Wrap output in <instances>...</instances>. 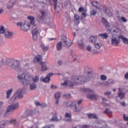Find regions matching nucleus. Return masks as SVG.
<instances>
[{"label":"nucleus","mask_w":128,"mask_h":128,"mask_svg":"<svg viewBox=\"0 0 128 128\" xmlns=\"http://www.w3.org/2000/svg\"><path fill=\"white\" fill-rule=\"evenodd\" d=\"M26 75L23 73L22 74L18 76V78L20 82L24 86V84H30V80H32V78L30 76H28V78H26Z\"/></svg>","instance_id":"obj_1"},{"label":"nucleus","mask_w":128,"mask_h":128,"mask_svg":"<svg viewBox=\"0 0 128 128\" xmlns=\"http://www.w3.org/2000/svg\"><path fill=\"white\" fill-rule=\"evenodd\" d=\"M66 108H72V110L74 112H80L82 111V108L80 106V105L74 104V102L69 101L66 102Z\"/></svg>","instance_id":"obj_2"},{"label":"nucleus","mask_w":128,"mask_h":128,"mask_svg":"<svg viewBox=\"0 0 128 128\" xmlns=\"http://www.w3.org/2000/svg\"><path fill=\"white\" fill-rule=\"evenodd\" d=\"M60 41L62 42V46L64 48H69L72 46V42L66 36H62Z\"/></svg>","instance_id":"obj_3"},{"label":"nucleus","mask_w":128,"mask_h":128,"mask_svg":"<svg viewBox=\"0 0 128 128\" xmlns=\"http://www.w3.org/2000/svg\"><path fill=\"white\" fill-rule=\"evenodd\" d=\"M6 64L12 70L16 69V60L14 59H7L6 60Z\"/></svg>","instance_id":"obj_4"},{"label":"nucleus","mask_w":128,"mask_h":128,"mask_svg":"<svg viewBox=\"0 0 128 128\" xmlns=\"http://www.w3.org/2000/svg\"><path fill=\"white\" fill-rule=\"evenodd\" d=\"M54 76V74L49 73L48 74L45 78L44 77H41L40 78V81L42 82H46V84L49 83L50 82V76Z\"/></svg>","instance_id":"obj_5"},{"label":"nucleus","mask_w":128,"mask_h":128,"mask_svg":"<svg viewBox=\"0 0 128 128\" xmlns=\"http://www.w3.org/2000/svg\"><path fill=\"white\" fill-rule=\"evenodd\" d=\"M62 97V93L57 92L54 94V98L56 100L55 104H60V98Z\"/></svg>","instance_id":"obj_6"},{"label":"nucleus","mask_w":128,"mask_h":128,"mask_svg":"<svg viewBox=\"0 0 128 128\" xmlns=\"http://www.w3.org/2000/svg\"><path fill=\"white\" fill-rule=\"evenodd\" d=\"M80 76H73L72 78V82L76 84H80Z\"/></svg>","instance_id":"obj_7"},{"label":"nucleus","mask_w":128,"mask_h":128,"mask_svg":"<svg viewBox=\"0 0 128 128\" xmlns=\"http://www.w3.org/2000/svg\"><path fill=\"white\" fill-rule=\"evenodd\" d=\"M61 86H68L69 88H72V86H74V82L70 80H65L64 82L61 83Z\"/></svg>","instance_id":"obj_8"},{"label":"nucleus","mask_w":128,"mask_h":128,"mask_svg":"<svg viewBox=\"0 0 128 128\" xmlns=\"http://www.w3.org/2000/svg\"><path fill=\"white\" fill-rule=\"evenodd\" d=\"M16 108V104H13L9 106L6 110L9 112L10 114H12V112Z\"/></svg>","instance_id":"obj_9"},{"label":"nucleus","mask_w":128,"mask_h":128,"mask_svg":"<svg viewBox=\"0 0 128 128\" xmlns=\"http://www.w3.org/2000/svg\"><path fill=\"white\" fill-rule=\"evenodd\" d=\"M28 20H30L29 24L32 26H36V22H34L36 18L34 16H28L27 17Z\"/></svg>","instance_id":"obj_10"},{"label":"nucleus","mask_w":128,"mask_h":128,"mask_svg":"<svg viewBox=\"0 0 128 128\" xmlns=\"http://www.w3.org/2000/svg\"><path fill=\"white\" fill-rule=\"evenodd\" d=\"M114 84H116V82H114V80L112 79H109L106 82H104V86L106 87L112 86Z\"/></svg>","instance_id":"obj_11"},{"label":"nucleus","mask_w":128,"mask_h":128,"mask_svg":"<svg viewBox=\"0 0 128 128\" xmlns=\"http://www.w3.org/2000/svg\"><path fill=\"white\" fill-rule=\"evenodd\" d=\"M102 10L104 12V14L108 16H112V12H110V10L108 9L106 6H102Z\"/></svg>","instance_id":"obj_12"},{"label":"nucleus","mask_w":128,"mask_h":128,"mask_svg":"<svg viewBox=\"0 0 128 128\" xmlns=\"http://www.w3.org/2000/svg\"><path fill=\"white\" fill-rule=\"evenodd\" d=\"M111 44L115 46H118V45L120 44V40L116 38H112Z\"/></svg>","instance_id":"obj_13"},{"label":"nucleus","mask_w":128,"mask_h":128,"mask_svg":"<svg viewBox=\"0 0 128 128\" xmlns=\"http://www.w3.org/2000/svg\"><path fill=\"white\" fill-rule=\"evenodd\" d=\"M32 34L37 35L40 32V30L36 28V26L35 25L34 26H32Z\"/></svg>","instance_id":"obj_14"},{"label":"nucleus","mask_w":128,"mask_h":128,"mask_svg":"<svg viewBox=\"0 0 128 128\" xmlns=\"http://www.w3.org/2000/svg\"><path fill=\"white\" fill-rule=\"evenodd\" d=\"M78 46L80 50H84L85 44L82 39L78 40Z\"/></svg>","instance_id":"obj_15"},{"label":"nucleus","mask_w":128,"mask_h":128,"mask_svg":"<svg viewBox=\"0 0 128 128\" xmlns=\"http://www.w3.org/2000/svg\"><path fill=\"white\" fill-rule=\"evenodd\" d=\"M4 36L6 38H12L14 36V34L12 32L6 30L5 31Z\"/></svg>","instance_id":"obj_16"},{"label":"nucleus","mask_w":128,"mask_h":128,"mask_svg":"<svg viewBox=\"0 0 128 128\" xmlns=\"http://www.w3.org/2000/svg\"><path fill=\"white\" fill-rule=\"evenodd\" d=\"M85 73L87 74L88 78H94V71L92 70H91L90 71L85 72Z\"/></svg>","instance_id":"obj_17"},{"label":"nucleus","mask_w":128,"mask_h":128,"mask_svg":"<svg viewBox=\"0 0 128 128\" xmlns=\"http://www.w3.org/2000/svg\"><path fill=\"white\" fill-rule=\"evenodd\" d=\"M118 38L119 40H122L123 44H128V38H126V37H124V36H122V35H120L118 36Z\"/></svg>","instance_id":"obj_18"},{"label":"nucleus","mask_w":128,"mask_h":128,"mask_svg":"<svg viewBox=\"0 0 128 128\" xmlns=\"http://www.w3.org/2000/svg\"><path fill=\"white\" fill-rule=\"evenodd\" d=\"M32 26H30V24H28V25H26V24H24L23 26H22L21 30H24V32H28L29 30L32 28Z\"/></svg>","instance_id":"obj_19"},{"label":"nucleus","mask_w":128,"mask_h":128,"mask_svg":"<svg viewBox=\"0 0 128 128\" xmlns=\"http://www.w3.org/2000/svg\"><path fill=\"white\" fill-rule=\"evenodd\" d=\"M88 81V78L84 76H80V84H84Z\"/></svg>","instance_id":"obj_20"},{"label":"nucleus","mask_w":128,"mask_h":128,"mask_svg":"<svg viewBox=\"0 0 128 128\" xmlns=\"http://www.w3.org/2000/svg\"><path fill=\"white\" fill-rule=\"evenodd\" d=\"M34 112L32 110H28L25 112L24 114L26 116H32V114H34Z\"/></svg>","instance_id":"obj_21"},{"label":"nucleus","mask_w":128,"mask_h":128,"mask_svg":"<svg viewBox=\"0 0 128 128\" xmlns=\"http://www.w3.org/2000/svg\"><path fill=\"white\" fill-rule=\"evenodd\" d=\"M102 22L105 28H108L110 26V22H108V20L106 18L102 17Z\"/></svg>","instance_id":"obj_22"},{"label":"nucleus","mask_w":128,"mask_h":128,"mask_svg":"<svg viewBox=\"0 0 128 128\" xmlns=\"http://www.w3.org/2000/svg\"><path fill=\"white\" fill-rule=\"evenodd\" d=\"M17 98H24V94H22V90L20 89L17 91Z\"/></svg>","instance_id":"obj_23"},{"label":"nucleus","mask_w":128,"mask_h":128,"mask_svg":"<svg viewBox=\"0 0 128 128\" xmlns=\"http://www.w3.org/2000/svg\"><path fill=\"white\" fill-rule=\"evenodd\" d=\"M42 60V56L40 54H38L36 56L34 59V62L35 64H36L38 62H40V60Z\"/></svg>","instance_id":"obj_24"},{"label":"nucleus","mask_w":128,"mask_h":128,"mask_svg":"<svg viewBox=\"0 0 128 128\" xmlns=\"http://www.w3.org/2000/svg\"><path fill=\"white\" fill-rule=\"evenodd\" d=\"M87 116L90 120H92V118H94V120H98V117L96 114H88Z\"/></svg>","instance_id":"obj_25"},{"label":"nucleus","mask_w":128,"mask_h":128,"mask_svg":"<svg viewBox=\"0 0 128 128\" xmlns=\"http://www.w3.org/2000/svg\"><path fill=\"white\" fill-rule=\"evenodd\" d=\"M10 124V121L8 120L2 121L0 122V126H1L2 128H6V124Z\"/></svg>","instance_id":"obj_26"},{"label":"nucleus","mask_w":128,"mask_h":128,"mask_svg":"<svg viewBox=\"0 0 128 128\" xmlns=\"http://www.w3.org/2000/svg\"><path fill=\"white\" fill-rule=\"evenodd\" d=\"M40 64L42 66L41 70H42V72H46V70H47L48 68L44 62H41Z\"/></svg>","instance_id":"obj_27"},{"label":"nucleus","mask_w":128,"mask_h":128,"mask_svg":"<svg viewBox=\"0 0 128 128\" xmlns=\"http://www.w3.org/2000/svg\"><path fill=\"white\" fill-rule=\"evenodd\" d=\"M87 98H89V100H96V94H87Z\"/></svg>","instance_id":"obj_28"},{"label":"nucleus","mask_w":128,"mask_h":128,"mask_svg":"<svg viewBox=\"0 0 128 128\" xmlns=\"http://www.w3.org/2000/svg\"><path fill=\"white\" fill-rule=\"evenodd\" d=\"M65 118H68L66 120V122H72V114L66 112L65 114Z\"/></svg>","instance_id":"obj_29"},{"label":"nucleus","mask_w":128,"mask_h":128,"mask_svg":"<svg viewBox=\"0 0 128 128\" xmlns=\"http://www.w3.org/2000/svg\"><path fill=\"white\" fill-rule=\"evenodd\" d=\"M12 94V88L10 89L6 92V98H10V95Z\"/></svg>","instance_id":"obj_30"},{"label":"nucleus","mask_w":128,"mask_h":128,"mask_svg":"<svg viewBox=\"0 0 128 128\" xmlns=\"http://www.w3.org/2000/svg\"><path fill=\"white\" fill-rule=\"evenodd\" d=\"M56 48L58 50H62V41L59 42L56 44Z\"/></svg>","instance_id":"obj_31"},{"label":"nucleus","mask_w":128,"mask_h":128,"mask_svg":"<svg viewBox=\"0 0 128 128\" xmlns=\"http://www.w3.org/2000/svg\"><path fill=\"white\" fill-rule=\"evenodd\" d=\"M89 41L90 42H96V36H91L89 38Z\"/></svg>","instance_id":"obj_32"},{"label":"nucleus","mask_w":128,"mask_h":128,"mask_svg":"<svg viewBox=\"0 0 128 128\" xmlns=\"http://www.w3.org/2000/svg\"><path fill=\"white\" fill-rule=\"evenodd\" d=\"M50 122H58V116L56 113H55L53 116L52 118L50 120Z\"/></svg>","instance_id":"obj_33"},{"label":"nucleus","mask_w":128,"mask_h":128,"mask_svg":"<svg viewBox=\"0 0 128 128\" xmlns=\"http://www.w3.org/2000/svg\"><path fill=\"white\" fill-rule=\"evenodd\" d=\"M40 48H42L44 52H48V46H45L44 44H40Z\"/></svg>","instance_id":"obj_34"},{"label":"nucleus","mask_w":128,"mask_h":128,"mask_svg":"<svg viewBox=\"0 0 128 128\" xmlns=\"http://www.w3.org/2000/svg\"><path fill=\"white\" fill-rule=\"evenodd\" d=\"M99 36H101L102 38L104 40L108 38V33H103V34H98Z\"/></svg>","instance_id":"obj_35"},{"label":"nucleus","mask_w":128,"mask_h":128,"mask_svg":"<svg viewBox=\"0 0 128 128\" xmlns=\"http://www.w3.org/2000/svg\"><path fill=\"white\" fill-rule=\"evenodd\" d=\"M10 124L12 126H16V118H11L9 121Z\"/></svg>","instance_id":"obj_36"},{"label":"nucleus","mask_w":128,"mask_h":128,"mask_svg":"<svg viewBox=\"0 0 128 128\" xmlns=\"http://www.w3.org/2000/svg\"><path fill=\"white\" fill-rule=\"evenodd\" d=\"M36 90V84L34 83H32L30 84V90Z\"/></svg>","instance_id":"obj_37"},{"label":"nucleus","mask_w":128,"mask_h":128,"mask_svg":"<svg viewBox=\"0 0 128 128\" xmlns=\"http://www.w3.org/2000/svg\"><path fill=\"white\" fill-rule=\"evenodd\" d=\"M14 6V3L12 2H9L7 4V8L8 10H10Z\"/></svg>","instance_id":"obj_38"},{"label":"nucleus","mask_w":128,"mask_h":128,"mask_svg":"<svg viewBox=\"0 0 128 128\" xmlns=\"http://www.w3.org/2000/svg\"><path fill=\"white\" fill-rule=\"evenodd\" d=\"M118 96L120 98V100H122L124 98V93L122 92H120L118 94Z\"/></svg>","instance_id":"obj_39"},{"label":"nucleus","mask_w":128,"mask_h":128,"mask_svg":"<svg viewBox=\"0 0 128 128\" xmlns=\"http://www.w3.org/2000/svg\"><path fill=\"white\" fill-rule=\"evenodd\" d=\"M118 32H120V29L116 28V30H113L112 34L114 36H116V34H118Z\"/></svg>","instance_id":"obj_40"},{"label":"nucleus","mask_w":128,"mask_h":128,"mask_svg":"<svg viewBox=\"0 0 128 128\" xmlns=\"http://www.w3.org/2000/svg\"><path fill=\"white\" fill-rule=\"evenodd\" d=\"M64 98H68V100H70V98H72V94H64L63 95Z\"/></svg>","instance_id":"obj_41"},{"label":"nucleus","mask_w":128,"mask_h":128,"mask_svg":"<svg viewBox=\"0 0 128 128\" xmlns=\"http://www.w3.org/2000/svg\"><path fill=\"white\" fill-rule=\"evenodd\" d=\"M6 30H4V26H0V34H5L6 33Z\"/></svg>","instance_id":"obj_42"},{"label":"nucleus","mask_w":128,"mask_h":128,"mask_svg":"<svg viewBox=\"0 0 128 128\" xmlns=\"http://www.w3.org/2000/svg\"><path fill=\"white\" fill-rule=\"evenodd\" d=\"M94 46L96 48H97L98 50H100V48H102V45L100 43H96V44H95Z\"/></svg>","instance_id":"obj_43"},{"label":"nucleus","mask_w":128,"mask_h":128,"mask_svg":"<svg viewBox=\"0 0 128 128\" xmlns=\"http://www.w3.org/2000/svg\"><path fill=\"white\" fill-rule=\"evenodd\" d=\"M53 4H54V10H56L58 6V0H53Z\"/></svg>","instance_id":"obj_44"},{"label":"nucleus","mask_w":128,"mask_h":128,"mask_svg":"<svg viewBox=\"0 0 128 128\" xmlns=\"http://www.w3.org/2000/svg\"><path fill=\"white\" fill-rule=\"evenodd\" d=\"M100 78L102 80H108V78L104 75H101Z\"/></svg>","instance_id":"obj_45"},{"label":"nucleus","mask_w":128,"mask_h":128,"mask_svg":"<svg viewBox=\"0 0 128 128\" xmlns=\"http://www.w3.org/2000/svg\"><path fill=\"white\" fill-rule=\"evenodd\" d=\"M32 80L34 82H38V76H35L32 78Z\"/></svg>","instance_id":"obj_46"},{"label":"nucleus","mask_w":128,"mask_h":128,"mask_svg":"<svg viewBox=\"0 0 128 128\" xmlns=\"http://www.w3.org/2000/svg\"><path fill=\"white\" fill-rule=\"evenodd\" d=\"M11 114L12 113H10V112H9L8 111H7V110H6L4 114V117L6 118L7 116H10V114Z\"/></svg>","instance_id":"obj_47"},{"label":"nucleus","mask_w":128,"mask_h":128,"mask_svg":"<svg viewBox=\"0 0 128 128\" xmlns=\"http://www.w3.org/2000/svg\"><path fill=\"white\" fill-rule=\"evenodd\" d=\"M90 16H96V11L94 10H92L90 12Z\"/></svg>","instance_id":"obj_48"},{"label":"nucleus","mask_w":128,"mask_h":128,"mask_svg":"<svg viewBox=\"0 0 128 128\" xmlns=\"http://www.w3.org/2000/svg\"><path fill=\"white\" fill-rule=\"evenodd\" d=\"M74 18L76 21L78 22V20H80V16H78V14H75L74 15Z\"/></svg>","instance_id":"obj_49"},{"label":"nucleus","mask_w":128,"mask_h":128,"mask_svg":"<svg viewBox=\"0 0 128 128\" xmlns=\"http://www.w3.org/2000/svg\"><path fill=\"white\" fill-rule=\"evenodd\" d=\"M109 109L108 108H106V110L104 112V113L105 114H112V112L110 111H108Z\"/></svg>","instance_id":"obj_50"},{"label":"nucleus","mask_w":128,"mask_h":128,"mask_svg":"<svg viewBox=\"0 0 128 128\" xmlns=\"http://www.w3.org/2000/svg\"><path fill=\"white\" fill-rule=\"evenodd\" d=\"M104 94L106 96H111V95H112V92L110 91V92H105L104 93Z\"/></svg>","instance_id":"obj_51"},{"label":"nucleus","mask_w":128,"mask_h":128,"mask_svg":"<svg viewBox=\"0 0 128 128\" xmlns=\"http://www.w3.org/2000/svg\"><path fill=\"white\" fill-rule=\"evenodd\" d=\"M11 100L13 102H16V96L14 95L12 98H11Z\"/></svg>","instance_id":"obj_52"},{"label":"nucleus","mask_w":128,"mask_h":128,"mask_svg":"<svg viewBox=\"0 0 128 128\" xmlns=\"http://www.w3.org/2000/svg\"><path fill=\"white\" fill-rule=\"evenodd\" d=\"M78 12H84V8L82 7L79 8Z\"/></svg>","instance_id":"obj_53"},{"label":"nucleus","mask_w":128,"mask_h":128,"mask_svg":"<svg viewBox=\"0 0 128 128\" xmlns=\"http://www.w3.org/2000/svg\"><path fill=\"white\" fill-rule=\"evenodd\" d=\"M16 64L17 68H20V61L16 60Z\"/></svg>","instance_id":"obj_54"},{"label":"nucleus","mask_w":128,"mask_h":128,"mask_svg":"<svg viewBox=\"0 0 128 128\" xmlns=\"http://www.w3.org/2000/svg\"><path fill=\"white\" fill-rule=\"evenodd\" d=\"M40 12L42 14V16H46V12L44 11H40Z\"/></svg>","instance_id":"obj_55"},{"label":"nucleus","mask_w":128,"mask_h":128,"mask_svg":"<svg viewBox=\"0 0 128 128\" xmlns=\"http://www.w3.org/2000/svg\"><path fill=\"white\" fill-rule=\"evenodd\" d=\"M84 90L85 91V92H92V90L90 89L85 88Z\"/></svg>","instance_id":"obj_56"},{"label":"nucleus","mask_w":128,"mask_h":128,"mask_svg":"<svg viewBox=\"0 0 128 128\" xmlns=\"http://www.w3.org/2000/svg\"><path fill=\"white\" fill-rule=\"evenodd\" d=\"M124 120V122H128V116H126V114H124L123 115Z\"/></svg>","instance_id":"obj_57"},{"label":"nucleus","mask_w":128,"mask_h":128,"mask_svg":"<svg viewBox=\"0 0 128 128\" xmlns=\"http://www.w3.org/2000/svg\"><path fill=\"white\" fill-rule=\"evenodd\" d=\"M50 88L52 90H56V88H58V86H54V85H51L50 86Z\"/></svg>","instance_id":"obj_58"},{"label":"nucleus","mask_w":128,"mask_h":128,"mask_svg":"<svg viewBox=\"0 0 128 128\" xmlns=\"http://www.w3.org/2000/svg\"><path fill=\"white\" fill-rule=\"evenodd\" d=\"M86 50L88 52H90L92 50V46H87L86 48Z\"/></svg>","instance_id":"obj_59"},{"label":"nucleus","mask_w":128,"mask_h":128,"mask_svg":"<svg viewBox=\"0 0 128 128\" xmlns=\"http://www.w3.org/2000/svg\"><path fill=\"white\" fill-rule=\"evenodd\" d=\"M32 38L34 40H38V35L32 34Z\"/></svg>","instance_id":"obj_60"},{"label":"nucleus","mask_w":128,"mask_h":128,"mask_svg":"<svg viewBox=\"0 0 128 128\" xmlns=\"http://www.w3.org/2000/svg\"><path fill=\"white\" fill-rule=\"evenodd\" d=\"M121 20L122 22H128V20L124 17H122Z\"/></svg>","instance_id":"obj_61"},{"label":"nucleus","mask_w":128,"mask_h":128,"mask_svg":"<svg viewBox=\"0 0 128 128\" xmlns=\"http://www.w3.org/2000/svg\"><path fill=\"white\" fill-rule=\"evenodd\" d=\"M97 84L98 86H102V84L104 86V82H98Z\"/></svg>","instance_id":"obj_62"},{"label":"nucleus","mask_w":128,"mask_h":128,"mask_svg":"<svg viewBox=\"0 0 128 128\" xmlns=\"http://www.w3.org/2000/svg\"><path fill=\"white\" fill-rule=\"evenodd\" d=\"M40 106H41V108H46L47 105L46 104H42Z\"/></svg>","instance_id":"obj_63"},{"label":"nucleus","mask_w":128,"mask_h":128,"mask_svg":"<svg viewBox=\"0 0 128 128\" xmlns=\"http://www.w3.org/2000/svg\"><path fill=\"white\" fill-rule=\"evenodd\" d=\"M124 78H125V80H128V72H126L124 74Z\"/></svg>","instance_id":"obj_64"}]
</instances>
